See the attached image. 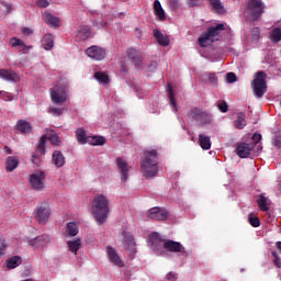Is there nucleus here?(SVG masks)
<instances>
[{"mask_svg": "<svg viewBox=\"0 0 281 281\" xmlns=\"http://www.w3.org/2000/svg\"><path fill=\"white\" fill-rule=\"evenodd\" d=\"M210 5L217 14H223L225 12V7L221 0H210Z\"/></svg>", "mask_w": 281, "mask_h": 281, "instance_id": "nucleus-35", "label": "nucleus"}, {"mask_svg": "<svg viewBox=\"0 0 281 281\" xmlns=\"http://www.w3.org/2000/svg\"><path fill=\"white\" fill-rule=\"evenodd\" d=\"M109 198L102 193H98L93 196L90 213L92 214L97 225H103L109 218Z\"/></svg>", "mask_w": 281, "mask_h": 281, "instance_id": "nucleus-1", "label": "nucleus"}, {"mask_svg": "<svg viewBox=\"0 0 281 281\" xmlns=\"http://www.w3.org/2000/svg\"><path fill=\"white\" fill-rule=\"evenodd\" d=\"M116 168L121 175V181L125 182L128 180V172H131V166L122 157L116 158Z\"/></svg>", "mask_w": 281, "mask_h": 281, "instance_id": "nucleus-13", "label": "nucleus"}, {"mask_svg": "<svg viewBox=\"0 0 281 281\" xmlns=\"http://www.w3.org/2000/svg\"><path fill=\"white\" fill-rule=\"evenodd\" d=\"M154 37L156 38L157 43L160 44L162 47H168L170 45V41L168 40V37L157 29L154 30Z\"/></svg>", "mask_w": 281, "mask_h": 281, "instance_id": "nucleus-22", "label": "nucleus"}, {"mask_svg": "<svg viewBox=\"0 0 281 281\" xmlns=\"http://www.w3.org/2000/svg\"><path fill=\"white\" fill-rule=\"evenodd\" d=\"M235 128L243 130L247 126V120L245 119V113L239 112L237 113V119L234 122Z\"/></svg>", "mask_w": 281, "mask_h": 281, "instance_id": "nucleus-33", "label": "nucleus"}, {"mask_svg": "<svg viewBox=\"0 0 281 281\" xmlns=\"http://www.w3.org/2000/svg\"><path fill=\"white\" fill-rule=\"evenodd\" d=\"M49 113H52V115H63V113H65V109L64 108H50Z\"/></svg>", "mask_w": 281, "mask_h": 281, "instance_id": "nucleus-48", "label": "nucleus"}, {"mask_svg": "<svg viewBox=\"0 0 281 281\" xmlns=\"http://www.w3.org/2000/svg\"><path fill=\"white\" fill-rule=\"evenodd\" d=\"M164 249L170 251L171 254H181V251H186V248L181 243L175 240H164Z\"/></svg>", "mask_w": 281, "mask_h": 281, "instance_id": "nucleus-17", "label": "nucleus"}, {"mask_svg": "<svg viewBox=\"0 0 281 281\" xmlns=\"http://www.w3.org/2000/svg\"><path fill=\"white\" fill-rule=\"evenodd\" d=\"M200 1L201 0H188V5L190 8H194V7H196L199 4Z\"/></svg>", "mask_w": 281, "mask_h": 281, "instance_id": "nucleus-57", "label": "nucleus"}, {"mask_svg": "<svg viewBox=\"0 0 281 281\" xmlns=\"http://www.w3.org/2000/svg\"><path fill=\"white\" fill-rule=\"evenodd\" d=\"M66 227L69 236H78V224H76V222L67 223Z\"/></svg>", "mask_w": 281, "mask_h": 281, "instance_id": "nucleus-40", "label": "nucleus"}, {"mask_svg": "<svg viewBox=\"0 0 281 281\" xmlns=\"http://www.w3.org/2000/svg\"><path fill=\"white\" fill-rule=\"evenodd\" d=\"M22 41L16 38V37H12L9 42V44L11 45V47H19L21 45Z\"/></svg>", "mask_w": 281, "mask_h": 281, "instance_id": "nucleus-52", "label": "nucleus"}, {"mask_svg": "<svg viewBox=\"0 0 281 281\" xmlns=\"http://www.w3.org/2000/svg\"><path fill=\"white\" fill-rule=\"evenodd\" d=\"M258 207L261 212H269V198L265 196V194H260L257 199Z\"/></svg>", "mask_w": 281, "mask_h": 281, "instance_id": "nucleus-29", "label": "nucleus"}, {"mask_svg": "<svg viewBox=\"0 0 281 281\" xmlns=\"http://www.w3.org/2000/svg\"><path fill=\"white\" fill-rule=\"evenodd\" d=\"M217 108L221 111V113H227V111H229V105H227V102H225V101H221L217 104Z\"/></svg>", "mask_w": 281, "mask_h": 281, "instance_id": "nucleus-47", "label": "nucleus"}, {"mask_svg": "<svg viewBox=\"0 0 281 281\" xmlns=\"http://www.w3.org/2000/svg\"><path fill=\"white\" fill-rule=\"evenodd\" d=\"M222 32H225V24L221 23L215 26H210L205 33L199 37L200 47H209L215 41L221 38Z\"/></svg>", "mask_w": 281, "mask_h": 281, "instance_id": "nucleus-4", "label": "nucleus"}, {"mask_svg": "<svg viewBox=\"0 0 281 281\" xmlns=\"http://www.w3.org/2000/svg\"><path fill=\"white\" fill-rule=\"evenodd\" d=\"M154 12L160 21H166V11L161 8V2H159V0L154 1Z\"/></svg>", "mask_w": 281, "mask_h": 281, "instance_id": "nucleus-28", "label": "nucleus"}, {"mask_svg": "<svg viewBox=\"0 0 281 281\" xmlns=\"http://www.w3.org/2000/svg\"><path fill=\"white\" fill-rule=\"evenodd\" d=\"M226 80H227L228 83L236 82V80H237L236 74H234V72H228V74L226 75Z\"/></svg>", "mask_w": 281, "mask_h": 281, "instance_id": "nucleus-51", "label": "nucleus"}, {"mask_svg": "<svg viewBox=\"0 0 281 281\" xmlns=\"http://www.w3.org/2000/svg\"><path fill=\"white\" fill-rule=\"evenodd\" d=\"M29 245H31V247H34L35 249H45V247H47V245H49V236L40 235V236L35 237L34 239H31L29 241Z\"/></svg>", "mask_w": 281, "mask_h": 281, "instance_id": "nucleus-18", "label": "nucleus"}, {"mask_svg": "<svg viewBox=\"0 0 281 281\" xmlns=\"http://www.w3.org/2000/svg\"><path fill=\"white\" fill-rule=\"evenodd\" d=\"M43 20L45 23H47V25H50L52 27H60V19L47 11L43 13Z\"/></svg>", "mask_w": 281, "mask_h": 281, "instance_id": "nucleus-21", "label": "nucleus"}, {"mask_svg": "<svg viewBox=\"0 0 281 281\" xmlns=\"http://www.w3.org/2000/svg\"><path fill=\"white\" fill-rule=\"evenodd\" d=\"M122 236L124 238V245L127 247L130 251L135 250V238H133V235L131 233L123 232Z\"/></svg>", "mask_w": 281, "mask_h": 281, "instance_id": "nucleus-25", "label": "nucleus"}, {"mask_svg": "<svg viewBox=\"0 0 281 281\" xmlns=\"http://www.w3.org/2000/svg\"><path fill=\"white\" fill-rule=\"evenodd\" d=\"M23 34H25L26 36H30V34H32V30L26 27L23 30Z\"/></svg>", "mask_w": 281, "mask_h": 281, "instance_id": "nucleus-62", "label": "nucleus"}, {"mask_svg": "<svg viewBox=\"0 0 281 281\" xmlns=\"http://www.w3.org/2000/svg\"><path fill=\"white\" fill-rule=\"evenodd\" d=\"M248 221H249V224L252 227H260V218H258V217H249Z\"/></svg>", "mask_w": 281, "mask_h": 281, "instance_id": "nucleus-50", "label": "nucleus"}, {"mask_svg": "<svg viewBox=\"0 0 281 281\" xmlns=\"http://www.w3.org/2000/svg\"><path fill=\"white\" fill-rule=\"evenodd\" d=\"M4 153H7V155H12V149H10V147L5 146Z\"/></svg>", "mask_w": 281, "mask_h": 281, "instance_id": "nucleus-63", "label": "nucleus"}, {"mask_svg": "<svg viewBox=\"0 0 281 281\" xmlns=\"http://www.w3.org/2000/svg\"><path fill=\"white\" fill-rule=\"evenodd\" d=\"M5 249H8V243L3 236H0V258L5 256Z\"/></svg>", "mask_w": 281, "mask_h": 281, "instance_id": "nucleus-43", "label": "nucleus"}, {"mask_svg": "<svg viewBox=\"0 0 281 281\" xmlns=\"http://www.w3.org/2000/svg\"><path fill=\"white\" fill-rule=\"evenodd\" d=\"M48 140L50 142V144L53 146H58V144H60V138H58V134H56V132H54V131L49 132Z\"/></svg>", "mask_w": 281, "mask_h": 281, "instance_id": "nucleus-42", "label": "nucleus"}, {"mask_svg": "<svg viewBox=\"0 0 281 281\" xmlns=\"http://www.w3.org/2000/svg\"><path fill=\"white\" fill-rule=\"evenodd\" d=\"M52 216V211L49 210V204L47 202L40 203L35 210V220L40 225H45Z\"/></svg>", "mask_w": 281, "mask_h": 281, "instance_id": "nucleus-8", "label": "nucleus"}, {"mask_svg": "<svg viewBox=\"0 0 281 281\" xmlns=\"http://www.w3.org/2000/svg\"><path fill=\"white\" fill-rule=\"evenodd\" d=\"M76 137L79 144L85 145L88 144V139L89 137H87V132L85 131V128H78L76 131Z\"/></svg>", "mask_w": 281, "mask_h": 281, "instance_id": "nucleus-37", "label": "nucleus"}, {"mask_svg": "<svg viewBox=\"0 0 281 281\" xmlns=\"http://www.w3.org/2000/svg\"><path fill=\"white\" fill-rule=\"evenodd\" d=\"M53 164L56 168H63V166H65V156L60 150H55L53 153Z\"/></svg>", "mask_w": 281, "mask_h": 281, "instance_id": "nucleus-26", "label": "nucleus"}, {"mask_svg": "<svg viewBox=\"0 0 281 281\" xmlns=\"http://www.w3.org/2000/svg\"><path fill=\"white\" fill-rule=\"evenodd\" d=\"M87 142L91 146H104L106 138H104V136H88Z\"/></svg>", "mask_w": 281, "mask_h": 281, "instance_id": "nucleus-31", "label": "nucleus"}, {"mask_svg": "<svg viewBox=\"0 0 281 281\" xmlns=\"http://www.w3.org/2000/svg\"><path fill=\"white\" fill-rule=\"evenodd\" d=\"M94 78L100 85H109V76L104 72H95Z\"/></svg>", "mask_w": 281, "mask_h": 281, "instance_id": "nucleus-41", "label": "nucleus"}, {"mask_svg": "<svg viewBox=\"0 0 281 281\" xmlns=\"http://www.w3.org/2000/svg\"><path fill=\"white\" fill-rule=\"evenodd\" d=\"M265 13V2L262 0H248L244 11V18L248 23L258 21Z\"/></svg>", "mask_w": 281, "mask_h": 281, "instance_id": "nucleus-3", "label": "nucleus"}, {"mask_svg": "<svg viewBox=\"0 0 281 281\" xmlns=\"http://www.w3.org/2000/svg\"><path fill=\"white\" fill-rule=\"evenodd\" d=\"M273 146H276L277 148H281V138H276L273 142Z\"/></svg>", "mask_w": 281, "mask_h": 281, "instance_id": "nucleus-60", "label": "nucleus"}, {"mask_svg": "<svg viewBox=\"0 0 281 281\" xmlns=\"http://www.w3.org/2000/svg\"><path fill=\"white\" fill-rule=\"evenodd\" d=\"M170 8H172V10H177L179 8V0H167Z\"/></svg>", "mask_w": 281, "mask_h": 281, "instance_id": "nucleus-56", "label": "nucleus"}, {"mask_svg": "<svg viewBox=\"0 0 281 281\" xmlns=\"http://www.w3.org/2000/svg\"><path fill=\"white\" fill-rule=\"evenodd\" d=\"M202 82H211V85H218V77L214 72H204L201 75Z\"/></svg>", "mask_w": 281, "mask_h": 281, "instance_id": "nucleus-30", "label": "nucleus"}, {"mask_svg": "<svg viewBox=\"0 0 281 281\" xmlns=\"http://www.w3.org/2000/svg\"><path fill=\"white\" fill-rule=\"evenodd\" d=\"M42 46L46 52H49L50 49L54 48V35L52 34H46L42 38Z\"/></svg>", "mask_w": 281, "mask_h": 281, "instance_id": "nucleus-27", "label": "nucleus"}, {"mask_svg": "<svg viewBox=\"0 0 281 281\" xmlns=\"http://www.w3.org/2000/svg\"><path fill=\"white\" fill-rule=\"evenodd\" d=\"M15 131L16 133H21L22 135L32 133V124H30V122L27 121L19 120L15 124Z\"/></svg>", "mask_w": 281, "mask_h": 281, "instance_id": "nucleus-20", "label": "nucleus"}, {"mask_svg": "<svg viewBox=\"0 0 281 281\" xmlns=\"http://www.w3.org/2000/svg\"><path fill=\"white\" fill-rule=\"evenodd\" d=\"M0 78L7 82H19V75L8 69H0Z\"/></svg>", "mask_w": 281, "mask_h": 281, "instance_id": "nucleus-19", "label": "nucleus"}, {"mask_svg": "<svg viewBox=\"0 0 281 281\" xmlns=\"http://www.w3.org/2000/svg\"><path fill=\"white\" fill-rule=\"evenodd\" d=\"M91 34V31L89 27L83 26L77 32V38H80V41H87Z\"/></svg>", "mask_w": 281, "mask_h": 281, "instance_id": "nucleus-39", "label": "nucleus"}, {"mask_svg": "<svg viewBox=\"0 0 281 281\" xmlns=\"http://www.w3.org/2000/svg\"><path fill=\"white\" fill-rule=\"evenodd\" d=\"M157 67V61H151L149 65V71H153Z\"/></svg>", "mask_w": 281, "mask_h": 281, "instance_id": "nucleus-61", "label": "nucleus"}, {"mask_svg": "<svg viewBox=\"0 0 281 281\" xmlns=\"http://www.w3.org/2000/svg\"><path fill=\"white\" fill-rule=\"evenodd\" d=\"M18 49L20 52H24V54H25L26 52H30V46L25 45V43H23V42H20V46H18Z\"/></svg>", "mask_w": 281, "mask_h": 281, "instance_id": "nucleus-55", "label": "nucleus"}, {"mask_svg": "<svg viewBox=\"0 0 281 281\" xmlns=\"http://www.w3.org/2000/svg\"><path fill=\"white\" fill-rule=\"evenodd\" d=\"M2 99L4 102H12L13 100H19V98L10 92H2Z\"/></svg>", "mask_w": 281, "mask_h": 281, "instance_id": "nucleus-46", "label": "nucleus"}, {"mask_svg": "<svg viewBox=\"0 0 281 281\" xmlns=\"http://www.w3.org/2000/svg\"><path fill=\"white\" fill-rule=\"evenodd\" d=\"M47 142V136L43 135L36 146L35 154L32 155V161L35 166H41V157L45 155V144Z\"/></svg>", "mask_w": 281, "mask_h": 281, "instance_id": "nucleus-11", "label": "nucleus"}, {"mask_svg": "<svg viewBox=\"0 0 281 281\" xmlns=\"http://www.w3.org/2000/svg\"><path fill=\"white\" fill-rule=\"evenodd\" d=\"M36 5L38 8H49V1H47V0H36Z\"/></svg>", "mask_w": 281, "mask_h": 281, "instance_id": "nucleus-53", "label": "nucleus"}, {"mask_svg": "<svg viewBox=\"0 0 281 281\" xmlns=\"http://www.w3.org/2000/svg\"><path fill=\"white\" fill-rule=\"evenodd\" d=\"M92 21L94 23V25L100 26V27H105L106 26V22L102 21V14H100L98 11H92Z\"/></svg>", "mask_w": 281, "mask_h": 281, "instance_id": "nucleus-38", "label": "nucleus"}, {"mask_svg": "<svg viewBox=\"0 0 281 281\" xmlns=\"http://www.w3.org/2000/svg\"><path fill=\"white\" fill-rule=\"evenodd\" d=\"M260 139H262V134L256 133V134L252 135V142L254 143H250V144L256 146V144H258L260 142Z\"/></svg>", "mask_w": 281, "mask_h": 281, "instance_id": "nucleus-54", "label": "nucleus"}, {"mask_svg": "<svg viewBox=\"0 0 281 281\" xmlns=\"http://www.w3.org/2000/svg\"><path fill=\"white\" fill-rule=\"evenodd\" d=\"M19 168V159L14 156H9L5 160V170L7 172H13V170H16Z\"/></svg>", "mask_w": 281, "mask_h": 281, "instance_id": "nucleus-24", "label": "nucleus"}, {"mask_svg": "<svg viewBox=\"0 0 281 281\" xmlns=\"http://www.w3.org/2000/svg\"><path fill=\"white\" fill-rule=\"evenodd\" d=\"M271 36H272L273 43H280V40H281V29L280 27L273 29L272 33H271Z\"/></svg>", "mask_w": 281, "mask_h": 281, "instance_id": "nucleus-44", "label": "nucleus"}, {"mask_svg": "<svg viewBox=\"0 0 281 281\" xmlns=\"http://www.w3.org/2000/svg\"><path fill=\"white\" fill-rule=\"evenodd\" d=\"M198 144L203 150H210L212 148V139L205 134L199 135Z\"/></svg>", "mask_w": 281, "mask_h": 281, "instance_id": "nucleus-23", "label": "nucleus"}, {"mask_svg": "<svg viewBox=\"0 0 281 281\" xmlns=\"http://www.w3.org/2000/svg\"><path fill=\"white\" fill-rule=\"evenodd\" d=\"M49 95L53 104L57 106H63L65 102H69V90H67V86L57 85L50 88Z\"/></svg>", "mask_w": 281, "mask_h": 281, "instance_id": "nucleus-5", "label": "nucleus"}, {"mask_svg": "<svg viewBox=\"0 0 281 281\" xmlns=\"http://www.w3.org/2000/svg\"><path fill=\"white\" fill-rule=\"evenodd\" d=\"M251 89L255 98H263L267 93V74L265 71H258L255 80L251 82Z\"/></svg>", "mask_w": 281, "mask_h": 281, "instance_id": "nucleus-6", "label": "nucleus"}, {"mask_svg": "<svg viewBox=\"0 0 281 281\" xmlns=\"http://www.w3.org/2000/svg\"><path fill=\"white\" fill-rule=\"evenodd\" d=\"M148 216L151 218V221H166V218H168V211L155 206L148 211Z\"/></svg>", "mask_w": 281, "mask_h": 281, "instance_id": "nucleus-14", "label": "nucleus"}, {"mask_svg": "<svg viewBox=\"0 0 281 281\" xmlns=\"http://www.w3.org/2000/svg\"><path fill=\"white\" fill-rule=\"evenodd\" d=\"M189 120H193L200 126H207L212 124V114L199 108H193L188 112Z\"/></svg>", "mask_w": 281, "mask_h": 281, "instance_id": "nucleus-7", "label": "nucleus"}, {"mask_svg": "<svg viewBox=\"0 0 281 281\" xmlns=\"http://www.w3.org/2000/svg\"><path fill=\"white\" fill-rule=\"evenodd\" d=\"M67 245H68L69 251H71L76 256L80 247H82V241L80 239L69 240Z\"/></svg>", "mask_w": 281, "mask_h": 281, "instance_id": "nucleus-36", "label": "nucleus"}, {"mask_svg": "<svg viewBox=\"0 0 281 281\" xmlns=\"http://www.w3.org/2000/svg\"><path fill=\"white\" fill-rule=\"evenodd\" d=\"M0 95H3V91H0Z\"/></svg>", "mask_w": 281, "mask_h": 281, "instance_id": "nucleus-64", "label": "nucleus"}, {"mask_svg": "<svg viewBox=\"0 0 281 281\" xmlns=\"http://www.w3.org/2000/svg\"><path fill=\"white\" fill-rule=\"evenodd\" d=\"M4 8L8 13L12 12L14 10V7L11 3H5Z\"/></svg>", "mask_w": 281, "mask_h": 281, "instance_id": "nucleus-59", "label": "nucleus"}, {"mask_svg": "<svg viewBox=\"0 0 281 281\" xmlns=\"http://www.w3.org/2000/svg\"><path fill=\"white\" fill-rule=\"evenodd\" d=\"M168 91V98H169V104L175 113H177V101L175 100V91L172 90V83L168 85L167 88Z\"/></svg>", "mask_w": 281, "mask_h": 281, "instance_id": "nucleus-32", "label": "nucleus"}, {"mask_svg": "<svg viewBox=\"0 0 281 281\" xmlns=\"http://www.w3.org/2000/svg\"><path fill=\"white\" fill-rule=\"evenodd\" d=\"M86 55L88 58H91V60H104L106 58V50L100 46H90L86 49Z\"/></svg>", "mask_w": 281, "mask_h": 281, "instance_id": "nucleus-9", "label": "nucleus"}, {"mask_svg": "<svg viewBox=\"0 0 281 281\" xmlns=\"http://www.w3.org/2000/svg\"><path fill=\"white\" fill-rule=\"evenodd\" d=\"M30 183L33 190H43L45 188V172L35 171L30 176Z\"/></svg>", "mask_w": 281, "mask_h": 281, "instance_id": "nucleus-12", "label": "nucleus"}, {"mask_svg": "<svg viewBox=\"0 0 281 281\" xmlns=\"http://www.w3.org/2000/svg\"><path fill=\"white\" fill-rule=\"evenodd\" d=\"M272 257L274 258V260H273L274 267H277V269H281V260H280V256L278 255V252L273 251Z\"/></svg>", "mask_w": 281, "mask_h": 281, "instance_id": "nucleus-49", "label": "nucleus"}, {"mask_svg": "<svg viewBox=\"0 0 281 281\" xmlns=\"http://www.w3.org/2000/svg\"><path fill=\"white\" fill-rule=\"evenodd\" d=\"M22 262H23V259H21V257L13 256L5 261V266L9 269H16V267H19Z\"/></svg>", "mask_w": 281, "mask_h": 281, "instance_id": "nucleus-34", "label": "nucleus"}, {"mask_svg": "<svg viewBox=\"0 0 281 281\" xmlns=\"http://www.w3.org/2000/svg\"><path fill=\"white\" fill-rule=\"evenodd\" d=\"M149 240L151 245H157V243H161V235L159 233L149 234Z\"/></svg>", "mask_w": 281, "mask_h": 281, "instance_id": "nucleus-45", "label": "nucleus"}, {"mask_svg": "<svg viewBox=\"0 0 281 281\" xmlns=\"http://www.w3.org/2000/svg\"><path fill=\"white\" fill-rule=\"evenodd\" d=\"M127 58L133 63V65L136 67V69H142L144 65V56L142 55V52L131 47L127 48Z\"/></svg>", "mask_w": 281, "mask_h": 281, "instance_id": "nucleus-10", "label": "nucleus"}, {"mask_svg": "<svg viewBox=\"0 0 281 281\" xmlns=\"http://www.w3.org/2000/svg\"><path fill=\"white\" fill-rule=\"evenodd\" d=\"M235 150L240 159H247L251 155V150H254V144L239 143Z\"/></svg>", "mask_w": 281, "mask_h": 281, "instance_id": "nucleus-15", "label": "nucleus"}, {"mask_svg": "<svg viewBox=\"0 0 281 281\" xmlns=\"http://www.w3.org/2000/svg\"><path fill=\"white\" fill-rule=\"evenodd\" d=\"M140 171L147 179L157 177L159 172V166L157 165V150H145L142 158Z\"/></svg>", "mask_w": 281, "mask_h": 281, "instance_id": "nucleus-2", "label": "nucleus"}, {"mask_svg": "<svg viewBox=\"0 0 281 281\" xmlns=\"http://www.w3.org/2000/svg\"><path fill=\"white\" fill-rule=\"evenodd\" d=\"M166 278H167L168 281H173V280H177V274H175L173 272H169L166 276Z\"/></svg>", "mask_w": 281, "mask_h": 281, "instance_id": "nucleus-58", "label": "nucleus"}, {"mask_svg": "<svg viewBox=\"0 0 281 281\" xmlns=\"http://www.w3.org/2000/svg\"><path fill=\"white\" fill-rule=\"evenodd\" d=\"M106 256L109 261L112 265H115V267H119V268L124 267V261H122V258H120V255H117V251L113 247L111 246L106 247Z\"/></svg>", "mask_w": 281, "mask_h": 281, "instance_id": "nucleus-16", "label": "nucleus"}]
</instances>
